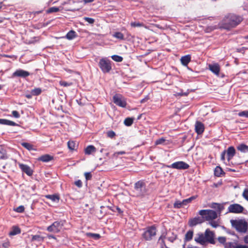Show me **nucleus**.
Returning a JSON list of instances; mask_svg holds the SVG:
<instances>
[{
    "label": "nucleus",
    "mask_w": 248,
    "mask_h": 248,
    "mask_svg": "<svg viewBox=\"0 0 248 248\" xmlns=\"http://www.w3.org/2000/svg\"><path fill=\"white\" fill-rule=\"evenodd\" d=\"M242 16L234 14H229L226 15L220 22V28L230 30L238 25L243 20Z\"/></svg>",
    "instance_id": "1"
},
{
    "label": "nucleus",
    "mask_w": 248,
    "mask_h": 248,
    "mask_svg": "<svg viewBox=\"0 0 248 248\" xmlns=\"http://www.w3.org/2000/svg\"><path fill=\"white\" fill-rule=\"evenodd\" d=\"M194 240L197 243L202 245H205L206 243L213 245L216 244L215 233L209 229L205 230L204 233L201 232L197 233Z\"/></svg>",
    "instance_id": "2"
},
{
    "label": "nucleus",
    "mask_w": 248,
    "mask_h": 248,
    "mask_svg": "<svg viewBox=\"0 0 248 248\" xmlns=\"http://www.w3.org/2000/svg\"><path fill=\"white\" fill-rule=\"evenodd\" d=\"M199 214L202 217L204 221H209V224L213 228L219 226L218 222L214 220L219 216L217 212L211 209H203L199 211Z\"/></svg>",
    "instance_id": "3"
},
{
    "label": "nucleus",
    "mask_w": 248,
    "mask_h": 248,
    "mask_svg": "<svg viewBox=\"0 0 248 248\" xmlns=\"http://www.w3.org/2000/svg\"><path fill=\"white\" fill-rule=\"evenodd\" d=\"M230 222L232 227L238 232L246 233L247 232L248 223L245 219H232Z\"/></svg>",
    "instance_id": "4"
},
{
    "label": "nucleus",
    "mask_w": 248,
    "mask_h": 248,
    "mask_svg": "<svg viewBox=\"0 0 248 248\" xmlns=\"http://www.w3.org/2000/svg\"><path fill=\"white\" fill-rule=\"evenodd\" d=\"M146 192L147 189L144 180H139L135 184L133 190L135 196L137 197H143Z\"/></svg>",
    "instance_id": "5"
},
{
    "label": "nucleus",
    "mask_w": 248,
    "mask_h": 248,
    "mask_svg": "<svg viewBox=\"0 0 248 248\" xmlns=\"http://www.w3.org/2000/svg\"><path fill=\"white\" fill-rule=\"evenodd\" d=\"M156 232L157 229L155 225L149 226L143 229L142 237L145 241H149L156 235Z\"/></svg>",
    "instance_id": "6"
},
{
    "label": "nucleus",
    "mask_w": 248,
    "mask_h": 248,
    "mask_svg": "<svg viewBox=\"0 0 248 248\" xmlns=\"http://www.w3.org/2000/svg\"><path fill=\"white\" fill-rule=\"evenodd\" d=\"M98 66L104 73H109L112 69L111 62L107 58L101 59Z\"/></svg>",
    "instance_id": "7"
},
{
    "label": "nucleus",
    "mask_w": 248,
    "mask_h": 248,
    "mask_svg": "<svg viewBox=\"0 0 248 248\" xmlns=\"http://www.w3.org/2000/svg\"><path fill=\"white\" fill-rule=\"evenodd\" d=\"M63 225V221L61 220L55 221L51 225L47 227L46 230L49 232L58 233L62 229Z\"/></svg>",
    "instance_id": "8"
},
{
    "label": "nucleus",
    "mask_w": 248,
    "mask_h": 248,
    "mask_svg": "<svg viewBox=\"0 0 248 248\" xmlns=\"http://www.w3.org/2000/svg\"><path fill=\"white\" fill-rule=\"evenodd\" d=\"M113 102L117 106L122 108H125L127 105L126 99L119 93H116L113 96Z\"/></svg>",
    "instance_id": "9"
},
{
    "label": "nucleus",
    "mask_w": 248,
    "mask_h": 248,
    "mask_svg": "<svg viewBox=\"0 0 248 248\" xmlns=\"http://www.w3.org/2000/svg\"><path fill=\"white\" fill-rule=\"evenodd\" d=\"M166 168H172L177 170H186L189 168V165L182 161H177L170 165H165Z\"/></svg>",
    "instance_id": "10"
},
{
    "label": "nucleus",
    "mask_w": 248,
    "mask_h": 248,
    "mask_svg": "<svg viewBox=\"0 0 248 248\" xmlns=\"http://www.w3.org/2000/svg\"><path fill=\"white\" fill-rule=\"evenodd\" d=\"M244 208L239 204L234 203L231 204L228 208V212L230 213L239 214L242 213Z\"/></svg>",
    "instance_id": "11"
},
{
    "label": "nucleus",
    "mask_w": 248,
    "mask_h": 248,
    "mask_svg": "<svg viewBox=\"0 0 248 248\" xmlns=\"http://www.w3.org/2000/svg\"><path fill=\"white\" fill-rule=\"evenodd\" d=\"M204 222V219L202 217H197L194 218H190L188 220V224L190 227L195 226L198 224H201Z\"/></svg>",
    "instance_id": "12"
},
{
    "label": "nucleus",
    "mask_w": 248,
    "mask_h": 248,
    "mask_svg": "<svg viewBox=\"0 0 248 248\" xmlns=\"http://www.w3.org/2000/svg\"><path fill=\"white\" fill-rule=\"evenodd\" d=\"M18 166L22 171L28 176H31L33 174V170L27 165L19 163Z\"/></svg>",
    "instance_id": "13"
},
{
    "label": "nucleus",
    "mask_w": 248,
    "mask_h": 248,
    "mask_svg": "<svg viewBox=\"0 0 248 248\" xmlns=\"http://www.w3.org/2000/svg\"><path fill=\"white\" fill-rule=\"evenodd\" d=\"M195 130L198 135L202 134L204 131V124L200 121H196L195 124Z\"/></svg>",
    "instance_id": "14"
},
{
    "label": "nucleus",
    "mask_w": 248,
    "mask_h": 248,
    "mask_svg": "<svg viewBox=\"0 0 248 248\" xmlns=\"http://www.w3.org/2000/svg\"><path fill=\"white\" fill-rule=\"evenodd\" d=\"M29 75H30V73L29 72L22 69L17 70L13 74V77L21 78H26Z\"/></svg>",
    "instance_id": "15"
},
{
    "label": "nucleus",
    "mask_w": 248,
    "mask_h": 248,
    "mask_svg": "<svg viewBox=\"0 0 248 248\" xmlns=\"http://www.w3.org/2000/svg\"><path fill=\"white\" fill-rule=\"evenodd\" d=\"M209 70L215 75L218 76L220 70L219 65L217 63L210 64L208 65Z\"/></svg>",
    "instance_id": "16"
},
{
    "label": "nucleus",
    "mask_w": 248,
    "mask_h": 248,
    "mask_svg": "<svg viewBox=\"0 0 248 248\" xmlns=\"http://www.w3.org/2000/svg\"><path fill=\"white\" fill-rule=\"evenodd\" d=\"M226 153L227 154V160L228 161H230L235 155L236 151L234 147L230 146L226 151Z\"/></svg>",
    "instance_id": "17"
},
{
    "label": "nucleus",
    "mask_w": 248,
    "mask_h": 248,
    "mask_svg": "<svg viewBox=\"0 0 248 248\" xmlns=\"http://www.w3.org/2000/svg\"><path fill=\"white\" fill-rule=\"evenodd\" d=\"M210 207L212 208H213L216 210L215 212H217V214H219V216L220 215V214L222 211L224 209V207L223 205L220 203L213 202L211 204Z\"/></svg>",
    "instance_id": "18"
},
{
    "label": "nucleus",
    "mask_w": 248,
    "mask_h": 248,
    "mask_svg": "<svg viewBox=\"0 0 248 248\" xmlns=\"http://www.w3.org/2000/svg\"><path fill=\"white\" fill-rule=\"evenodd\" d=\"M6 147L4 145H0V159L5 160L8 159Z\"/></svg>",
    "instance_id": "19"
},
{
    "label": "nucleus",
    "mask_w": 248,
    "mask_h": 248,
    "mask_svg": "<svg viewBox=\"0 0 248 248\" xmlns=\"http://www.w3.org/2000/svg\"><path fill=\"white\" fill-rule=\"evenodd\" d=\"M53 159V156L48 154L42 155L38 157V160L44 162H47Z\"/></svg>",
    "instance_id": "20"
},
{
    "label": "nucleus",
    "mask_w": 248,
    "mask_h": 248,
    "mask_svg": "<svg viewBox=\"0 0 248 248\" xmlns=\"http://www.w3.org/2000/svg\"><path fill=\"white\" fill-rule=\"evenodd\" d=\"M130 26L132 28H144L145 29H148L147 26L144 24L143 22H140L138 21H132L130 23Z\"/></svg>",
    "instance_id": "21"
},
{
    "label": "nucleus",
    "mask_w": 248,
    "mask_h": 248,
    "mask_svg": "<svg viewBox=\"0 0 248 248\" xmlns=\"http://www.w3.org/2000/svg\"><path fill=\"white\" fill-rule=\"evenodd\" d=\"M96 151V148L93 145H89L84 150V153L86 155H90Z\"/></svg>",
    "instance_id": "22"
},
{
    "label": "nucleus",
    "mask_w": 248,
    "mask_h": 248,
    "mask_svg": "<svg viewBox=\"0 0 248 248\" xmlns=\"http://www.w3.org/2000/svg\"><path fill=\"white\" fill-rule=\"evenodd\" d=\"M0 124L11 126H17L18 124L15 122L4 119H0Z\"/></svg>",
    "instance_id": "23"
},
{
    "label": "nucleus",
    "mask_w": 248,
    "mask_h": 248,
    "mask_svg": "<svg viewBox=\"0 0 248 248\" xmlns=\"http://www.w3.org/2000/svg\"><path fill=\"white\" fill-rule=\"evenodd\" d=\"M181 63L184 66H187L191 61V56L190 55H187L183 56L181 58Z\"/></svg>",
    "instance_id": "24"
},
{
    "label": "nucleus",
    "mask_w": 248,
    "mask_h": 248,
    "mask_svg": "<svg viewBox=\"0 0 248 248\" xmlns=\"http://www.w3.org/2000/svg\"><path fill=\"white\" fill-rule=\"evenodd\" d=\"M166 236L164 234H162L159 238L157 243L160 246V248H167L165 243V239Z\"/></svg>",
    "instance_id": "25"
},
{
    "label": "nucleus",
    "mask_w": 248,
    "mask_h": 248,
    "mask_svg": "<svg viewBox=\"0 0 248 248\" xmlns=\"http://www.w3.org/2000/svg\"><path fill=\"white\" fill-rule=\"evenodd\" d=\"M237 149L242 153H248V146L244 143H241L237 146Z\"/></svg>",
    "instance_id": "26"
},
{
    "label": "nucleus",
    "mask_w": 248,
    "mask_h": 248,
    "mask_svg": "<svg viewBox=\"0 0 248 248\" xmlns=\"http://www.w3.org/2000/svg\"><path fill=\"white\" fill-rule=\"evenodd\" d=\"M21 232L20 229L17 226H13L12 230L9 232V234L10 236L15 235L19 234Z\"/></svg>",
    "instance_id": "27"
},
{
    "label": "nucleus",
    "mask_w": 248,
    "mask_h": 248,
    "mask_svg": "<svg viewBox=\"0 0 248 248\" xmlns=\"http://www.w3.org/2000/svg\"><path fill=\"white\" fill-rule=\"evenodd\" d=\"M223 174H224V172L222 169L219 166H217L214 170L215 175L217 177H221Z\"/></svg>",
    "instance_id": "28"
},
{
    "label": "nucleus",
    "mask_w": 248,
    "mask_h": 248,
    "mask_svg": "<svg viewBox=\"0 0 248 248\" xmlns=\"http://www.w3.org/2000/svg\"><path fill=\"white\" fill-rule=\"evenodd\" d=\"M77 36L75 31L71 30L66 35L65 37L68 40H72Z\"/></svg>",
    "instance_id": "29"
},
{
    "label": "nucleus",
    "mask_w": 248,
    "mask_h": 248,
    "mask_svg": "<svg viewBox=\"0 0 248 248\" xmlns=\"http://www.w3.org/2000/svg\"><path fill=\"white\" fill-rule=\"evenodd\" d=\"M44 240V237L40 235H32L31 242L37 241L38 242H42Z\"/></svg>",
    "instance_id": "30"
},
{
    "label": "nucleus",
    "mask_w": 248,
    "mask_h": 248,
    "mask_svg": "<svg viewBox=\"0 0 248 248\" xmlns=\"http://www.w3.org/2000/svg\"><path fill=\"white\" fill-rule=\"evenodd\" d=\"M45 197L46 199L51 200L53 202L59 201L60 200V197L58 194L47 195Z\"/></svg>",
    "instance_id": "31"
},
{
    "label": "nucleus",
    "mask_w": 248,
    "mask_h": 248,
    "mask_svg": "<svg viewBox=\"0 0 248 248\" xmlns=\"http://www.w3.org/2000/svg\"><path fill=\"white\" fill-rule=\"evenodd\" d=\"M86 235L88 237L93 238L94 240H98L101 238L100 235L98 233L87 232L86 233Z\"/></svg>",
    "instance_id": "32"
},
{
    "label": "nucleus",
    "mask_w": 248,
    "mask_h": 248,
    "mask_svg": "<svg viewBox=\"0 0 248 248\" xmlns=\"http://www.w3.org/2000/svg\"><path fill=\"white\" fill-rule=\"evenodd\" d=\"M42 90L41 88H36L32 89L31 91V93L33 96H38V95H40L42 93Z\"/></svg>",
    "instance_id": "33"
},
{
    "label": "nucleus",
    "mask_w": 248,
    "mask_h": 248,
    "mask_svg": "<svg viewBox=\"0 0 248 248\" xmlns=\"http://www.w3.org/2000/svg\"><path fill=\"white\" fill-rule=\"evenodd\" d=\"M193 235V231H188L185 235V240L186 241H189L192 239Z\"/></svg>",
    "instance_id": "34"
},
{
    "label": "nucleus",
    "mask_w": 248,
    "mask_h": 248,
    "mask_svg": "<svg viewBox=\"0 0 248 248\" xmlns=\"http://www.w3.org/2000/svg\"><path fill=\"white\" fill-rule=\"evenodd\" d=\"M67 146L68 148L72 151L74 150L77 146L76 145V143L75 141L71 140H69L67 142Z\"/></svg>",
    "instance_id": "35"
},
{
    "label": "nucleus",
    "mask_w": 248,
    "mask_h": 248,
    "mask_svg": "<svg viewBox=\"0 0 248 248\" xmlns=\"http://www.w3.org/2000/svg\"><path fill=\"white\" fill-rule=\"evenodd\" d=\"M21 145L29 151H31L33 150V145L29 143L22 142L21 143Z\"/></svg>",
    "instance_id": "36"
},
{
    "label": "nucleus",
    "mask_w": 248,
    "mask_h": 248,
    "mask_svg": "<svg viewBox=\"0 0 248 248\" xmlns=\"http://www.w3.org/2000/svg\"><path fill=\"white\" fill-rule=\"evenodd\" d=\"M133 118L129 117L126 118L124 121V124L127 126H131L133 123Z\"/></svg>",
    "instance_id": "37"
},
{
    "label": "nucleus",
    "mask_w": 248,
    "mask_h": 248,
    "mask_svg": "<svg viewBox=\"0 0 248 248\" xmlns=\"http://www.w3.org/2000/svg\"><path fill=\"white\" fill-rule=\"evenodd\" d=\"M113 37L117 38V39H119L120 40H123L124 39V34L121 32H116L114 34H113Z\"/></svg>",
    "instance_id": "38"
},
{
    "label": "nucleus",
    "mask_w": 248,
    "mask_h": 248,
    "mask_svg": "<svg viewBox=\"0 0 248 248\" xmlns=\"http://www.w3.org/2000/svg\"><path fill=\"white\" fill-rule=\"evenodd\" d=\"M177 235L174 234L173 232L171 233V235L167 237L168 240L171 243L174 242V241L177 239Z\"/></svg>",
    "instance_id": "39"
},
{
    "label": "nucleus",
    "mask_w": 248,
    "mask_h": 248,
    "mask_svg": "<svg viewBox=\"0 0 248 248\" xmlns=\"http://www.w3.org/2000/svg\"><path fill=\"white\" fill-rule=\"evenodd\" d=\"M112 59L117 62H121L123 60V58L120 56L114 55L111 56Z\"/></svg>",
    "instance_id": "40"
},
{
    "label": "nucleus",
    "mask_w": 248,
    "mask_h": 248,
    "mask_svg": "<svg viewBox=\"0 0 248 248\" xmlns=\"http://www.w3.org/2000/svg\"><path fill=\"white\" fill-rule=\"evenodd\" d=\"M183 205H185L182 203V201H176L173 204V207L175 208L179 209L181 208Z\"/></svg>",
    "instance_id": "41"
},
{
    "label": "nucleus",
    "mask_w": 248,
    "mask_h": 248,
    "mask_svg": "<svg viewBox=\"0 0 248 248\" xmlns=\"http://www.w3.org/2000/svg\"><path fill=\"white\" fill-rule=\"evenodd\" d=\"M60 11V9L58 7H52L49 8L47 10V13H56Z\"/></svg>",
    "instance_id": "42"
},
{
    "label": "nucleus",
    "mask_w": 248,
    "mask_h": 248,
    "mask_svg": "<svg viewBox=\"0 0 248 248\" xmlns=\"http://www.w3.org/2000/svg\"><path fill=\"white\" fill-rule=\"evenodd\" d=\"M217 241L221 244L225 246L226 241V238L224 236H219L217 239Z\"/></svg>",
    "instance_id": "43"
},
{
    "label": "nucleus",
    "mask_w": 248,
    "mask_h": 248,
    "mask_svg": "<svg viewBox=\"0 0 248 248\" xmlns=\"http://www.w3.org/2000/svg\"><path fill=\"white\" fill-rule=\"evenodd\" d=\"M236 246V243L233 242L226 243L225 245V248H235Z\"/></svg>",
    "instance_id": "44"
},
{
    "label": "nucleus",
    "mask_w": 248,
    "mask_h": 248,
    "mask_svg": "<svg viewBox=\"0 0 248 248\" xmlns=\"http://www.w3.org/2000/svg\"><path fill=\"white\" fill-rule=\"evenodd\" d=\"M59 84L61 86H63V87H68V86H71L72 85V82H67L65 81H63V80L60 81L59 82Z\"/></svg>",
    "instance_id": "45"
},
{
    "label": "nucleus",
    "mask_w": 248,
    "mask_h": 248,
    "mask_svg": "<svg viewBox=\"0 0 248 248\" xmlns=\"http://www.w3.org/2000/svg\"><path fill=\"white\" fill-rule=\"evenodd\" d=\"M238 115L239 117H245L246 118H248V110H245L239 112L238 113Z\"/></svg>",
    "instance_id": "46"
},
{
    "label": "nucleus",
    "mask_w": 248,
    "mask_h": 248,
    "mask_svg": "<svg viewBox=\"0 0 248 248\" xmlns=\"http://www.w3.org/2000/svg\"><path fill=\"white\" fill-rule=\"evenodd\" d=\"M14 210L17 213H23L25 210V208L24 206L20 205L16 208Z\"/></svg>",
    "instance_id": "47"
},
{
    "label": "nucleus",
    "mask_w": 248,
    "mask_h": 248,
    "mask_svg": "<svg viewBox=\"0 0 248 248\" xmlns=\"http://www.w3.org/2000/svg\"><path fill=\"white\" fill-rule=\"evenodd\" d=\"M107 136L108 137L112 139L116 136V134L113 131L110 130L107 132Z\"/></svg>",
    "instance_id": "48"
},
{
    "label": "nucleus",
    "mask_w": 248,
    "mask_h": 248,
    "mask_svg": "<svg viewBox=\"0 0 248 248\" xmlns=\"http://www.w3.org/2000/svg\"><path fill=\"white\" fill-rule=\"evenodd\" d=\"M83 19L85 21L88 22L90 24H93L94 22V19L91 17H84Z\"/></svg>",
    "instance_id": "49"
},
{
    "label": "nucleus",
    "mask_w": 248,
    "mask_h": 248,
    "mask_svg": "<svg viewBox=\"0 0 248 248\" xmlns=\"http://www.w3.org/2000/svg\"><path fill=\"white\" fill-rule=\"evenodd\" d=\"M243 197L248 201V189H245L242 194Z\"/></svg>",
    "instance_id": "50"
},
{
    "label": "nucleus",
    "mask_w": 248,
    "mask_h": 248,
    "mask_svg": "<svg viewBox=\"0 0 248 248\" xmlns=\"http://www.w3.org/2000/svg\"><path fill=\"white\" fill-rule=\"evenodd\" d=\"M84 175L86 180H89L92 179V175L91 172H87L84 173Z\"/></svg>",
    "instance_id": "51"
},
{
    "label": "nucleus",
    "mask_w": 248,
    "mask_h": 248,
    "mask_svg": "<svg viewBox=\"0 0 248 248\" xmlns=\"http://www.w3.org/2000/svg\"><path fill=\"white\" fill-rule=\"evenodd\" d=\"M10 246V243L8 240L5 241L2 244V246L3 248H9Z\"/></svg>",
    "instance_id": "52"
},
{
    "label": "nucleus",
    "mask_w": 248,
    "mask_h": 248,
    "mask_svg": "<svg viewBox=\"0 0 248 248\" xmlns=\"http://www.w3.org/2000/svg\"><path fill=\"white\" fill-rule=\"evenodd\" d=\"M12 114L13 116L16 118H19L20 117V114L18 113V112L16 110L12 111Z\"/></svg>",
    "instance_id": "53"
},
{
    "label": "nucleus",
    "mask_w": 248,
    "mask_h": 248,
    "mask_svg": "<svg viewBox=\"0 0 248 248\" xmlns=\"http://www.w3.org/2000/svg\"><path fill=\"white\" fill-rule=\"evenodd\" d=\"M165 141V139L163 138L159 139L155 141V144L159 145L163 143Z\"/></svg>",
    "instance_id": "54"
},
{
    "label": "nucleus",
    "mask_w": 248,
    "mask_h": 248,
    "mask_svg": "<svg viewBox=\"0 0 248 248\" xmlns=\"http://www.w3.org/2000/svg\"><path fill=\"white\" fill-rule=\"evenodd\" d=\"M124 154H125V151H120V152H115L113 154V155L114 157H117L119 155H124Z\"/></svg>",
    "instance_id": "55"
},
{
    "label": "nucleus",
    "mask_w": 248,
    "mask_h": 248,
    "mask_svg": "<svg viewBox=\"0 0 248 248\" xmlns=\"http://www.w3.org/2000/svg\"><path fill=\"white\" fill-rule=\"evenodd\" d=\"M75 185L78 187H81L82 186V183L81 180H78L75 182Z\"/></svg>",
    "instance_id": "56"
},
{
    "label": "nucleus",
    "mask_w": 248,
    "mask_h": 248,
    "mask_svg": "<svg viewBox=\"0 0 248 248\" xmlns=\"http://www.w3.org/2000/svg\"><path fill=\"white\" fill-rule=\"evenodd\" d=\"M190 203V200L188 199L183 200L182 201V203L184 204L185 205H187L188 203Z\"/></svg>",
    "instance_id": "57"
},
{
    "label": "nucleus",
    "mask_w": 248,
    "mask_h": 248,
    "mask_svg": "<svg viewBox=\"0 0 248 248\" xmlns=\"http://www.w3.org/2000/svg\"><path fill=\"white\" fill-rule=\"evenodd\" d=\"M226 151H224L223 152H222L221 154V159L222 160V161H224L225 160V155H226Z\"/></svg>",
    "instance_id": "58"
},
{
    "label": "nucleus",
    "mask_w": 248,
    "mask_h": 248,
    "mask_svg": "<svg viewBox=\"0 0 248 248\" xmlns=\"http://www.w3.org/2000/svg\"><path fill=\"white\" fill-rule=\"evenodd\" d=\"M107 208L111 210L112 211H113V212H115V206H107Z\"/></svg>",
    "instance_id": "59"
},
{
    "label": "nucleus",
    "mask_w": 248,
    "mask_h": 248,
    "mask_svg": "<svg viewBox=\"0 0 248 248\" xmlns=\"http://www.w3.org/2000/svg\"><path fill=\"white\" fill-rule=\"evenodd\" d=\"M235 248H248V246L246 245H236Z\"/></svg>",
    "instance_id": "60"
},
{
    "label": "nucleus",
    "mask_w": 248,
    "mask_h": 248,
    "mask_svg": "<svg viewBox=\"0 0 248 248\" xmlns=\"http://www.w3.org/2000/svg\"><path fill=\"white\" fill-rule=\"evenodd\" d=\"M117 211V212L119 213V214H122L123 213V211L121 210V209L118 206H115V212Z\"/></svg>",
    "instance_id": "61"
},
{
    "label": "nucleus",
    "mask_w": 248,
    "mask_h": 248,
    "mask_svg": "<svg viewBox=\"0 0 248 248\" xmlns=\"http://www.w3.org/2000/svg\"><path fill=\"white\" fill-rule=\"evenodd\" d=\"M197 195L193 196H191L190 198H189L188 199L190 200V202H191L193 200L196 199L197 198Z\"/></svg>",
    "instance_id": "62"
},
{
    "label": "nucleus",
    "mask_w": 248,
    "mask_h": 248,
    "mask_svg": "<svg viewBox=\"0 0 248 248\" xmlns=\"http://www.w3.org/2000/svg\"><path fill=\"white\" fill-rule=\"evenodd\" d=\"M244 241L245 243L248 244V235L244 237Z\"/></svg>",
    "instance_id": "63"
},
{
    "label": "nucleus",
    "mask_w": 248,
    "mask_h": 248,
    "mask_svg": "<svg viewBox=\"0 0 248 248\" xmlns=\"http://www.w3.org/2000/svg\"><path fill=\"white\" fill-rule=\"evenodd\" d=\"M47 237L49 239L53 238L56 240V237L53 235H48Z\"/></svg>",
    "instance_id": "64"
}]
</instances>
